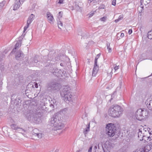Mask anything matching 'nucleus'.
<instances>
[{"label": "nucleus", "mask_w": 152, "mask_h": 152, "mask_svg": "<svg viewBox=\"0 0 152 152\" xmlns=\"http://www.w3.org/2000/svg\"><path fill=\"white\" fill-rule=\"evenodd\" d=\"M62 122L60 115L57 114L51 118L50 125L51 126L53 127V129L60 130L63 128L64 126V124Z\"/></svg>", "instance_id": "1"}, {"label": "nucleus", "mask_w": 152, "mask_h": 152, "mask_svg": "<svg viewBox=\"0 0 152 152\" xmlns=\"http://www.w3.org/2000/svg\"><path fill=\"white\" fill-rule=\"evenodd\" d=\"M122 108L118 105H113L109 109L108 112L110 115L113 117H119L122 114Z\"/></svg>", "instance_id": "2"}, {"label": "nucleus", "mask_w": 152, "mask_h": 152, "mask_svg": "<svg viewBox=\"0 0 152 152\" xmlns=\"http://www.w3.org/2000/svg\"><path fill=\"white\" fill-rule=\"evenodd\" d=\"M70 89L69 87H65L60 93L62 99L65 101H72V95L70 92Z\"/></svg>", "instance_id": "3"}, {"label": "nucleus", "mask_w": 152, "mask_h": 152, "mask_svg": "<svg viewBox=\"0 0 152 152\" xmlns=\"http://www.w3.org/2000/svg\"><path fill=\"white\" fill-rule=\"evenodd\" d=\"M26 117L30 121L33 122L36 124H38L40 121V118L38 115L35 111L32 110L27 111Z\"/></svg>", "instance_id": "4"}, {"label": "nucleus", "mask_w": 152, "mask_h": 152, "mask_svg": "<svg viewBox=\"0 0 152 152\" xmlns=\"http://www.w3.org/2000/svg\"><path fill=\"white\" fill-rule=\"evenodd\" d=\"M106 131L108 136L113 137L116 133L115 125L112 123L108 124L106 125Z\"/></svg>", "instance_id": "5"}, {"label": "nucleus", "mask_w": 152, "mask_h": 152, "mask_svg": "<svg viewBox=\"0 0 152 152\" xmlns=\"http://www.w3.org/2000/svg\"><path fill=\"white\" fill-rule=\"evenodd\" d=\"M110 144L108 141H107L103 143L101 147H100L99 144H98L97 152H109L108 149L110 148Z\"/></svg>", "instance_id": "6"}, {"label": "nucleus", "mask_w": 152, "mask_h": 152, "mask_svg": "<svg viewBox=\"0 0 152 152\" xmlns=\"http://www.w3.org/2000/svg\"><path fill=\"white\" fill-rule=\"evenodd\" d=\"M12 129L14 130H18L20 132L22 133L23 135L26 137V134H24V132H26V130L23 129L22 128H18V126L15 124H12L11 125Z\"/></svg>", "instance_id": "7"}, {"label": "nucleus", "mask_w": 152, "mask_h": 152, "mask_svg": "<svg viewBox=\"0 0 152 152\" xmlns=\"http://www.w3.org/2000/svg\"><path fill=\"white\" fill-rule=\"evenodd\" d=\"M32 133L33 135L37 136L39 138H41L43 135V134L40 133L39 130L37 128L33 129L32 131Z\"/></svg>", "instance_id": "8"}, {"label": "nucleus", "mask_w": 152, "mask_h": 152, "mask_svg": "<svg viewBox=\"0 0 152 152\" xmlns=\"http://www.w3.org/2000/svg\"><path fill=\"white\" fill-rule=\"evenodd\" d=\"M96 60L97 58H96L95 60H94V66L93 69L92 74V75L93 76H96L99 69V66H98L97 64H96Z\"/></svg>", "instance_id": "9"}, {"label": "nucleus", "mask_w": 152, "mask_h": 152, "mask_svg": "<svg viewBox=\"0 0 152 152\" xmlns=\"http://www.w3.org/2000/svg\"><path fill=\"white\" fill-rule=\"evenodd\" d=\"M141 112L142 109H138L136 112L135 114V116L136 119L139 121H141L142 119Z\"/></svg>", "instance_id": "10"}, {"label": "nucleus", "mask_w": 152, "mask_h": 152, "mask_svg": "<svg viewBox=\"0 0 152 152\" xmlns=\"http://www.w3.org/2000/svg\"><path fill=\"white\" fill-rule=\"evenodd\" d=\"M58 84L54 82H52L49 83L48 85V88H50L51 89L57 90L59 89Z\"/></svg>", "instance_id": "11"}, {"label": "nucleus", "mask_w": 152, "mask_h": 152, "mask_svg": "<svg viewBox=\"0 0 152 152\" xmlns=\"http://www.w3.org/2000/svg\"><path fill=\"white\" fill-rule=\"evenodd\" d=\"M23 57V54L20 50L18 51L15 55V58L17 60H21Z\"/></svg>", "instance_id": "12"}, {"label": "nucleus", "mask_w": 152, "mask_h": 152, "mask_svg": "<svg viewBox=\"0 0 152 152\" xmlns=\"http://www.w3.org/2000/svg\"><path fill=\"white\" fill-rule=\"evenodd\" d=\"M83 5V4L81 2H76L75 5V9L77 11L81 12Z\"/></svg>", "instance_id": "13"}, {"label": "nucleus", "mask_w": 152, "mask_h": 152, "mask_svg": "<svg viewBox=\"0 0 152 152\" xmlns=\"http://www.w3.org/2000/svg\"><path fill=\"white\" fill-rule=\"evenodd\" d=\"M141 114L142 119L144 118H147L149 115V113L148 110L145 109H142Z\"/></svg>", "instance_id": "14"}, {"label": "nucleus", "mask_w": 152, "mask_h": 152, "mask_svg": "<svg viewBox=\"0 0 152 152\" xmlns=\"http://www.w3.org/2000/svg\"><path fill=\"white\" fill-rule=\"evenodd\" d=\"M21 2H19V0H15L13 5V10H15L19 8L20 4H22Z\"/></svg>", "instance_id": "15"}, {"label": "nucleus", "mask_w": 152, "mask_h": 152, "mask_svg": "<svg viewBox=\"0 0 152 152\" xmlns=\"http://www.w3.org/2000/svg\"><path fill=\"white\" fill-rule=\"evenodd\" d=\"M152 148V143L150 142L143 148V149L144 150V152H148Z\"/></svg>", "instance_id": "16"}, {"label": "nucleus", "mask_w": 152, "mask_h": 152, "mask_svg": "<svg viewBox=\"0 0 152 152\" xmlns=\"http://www.w3.org/2000/svg\"><path fill=\"white\" fill-rule=\"evenodd\" d=\"M47 19L48 20L50 21V22H52L54 20V18L53 15H52L50 12H48L46 14Z\"/></svg>", "instance_id": "17"}, {"label": "nucleus", "mask_w": 152, "mask_h": 152, "mask_svg": "<svg viewBox=\"0 0 152 152\" xmlns=\"http://www.w3.org/2000/svg\"><path fill=\"white\" fill-rule=\"evenodd\" d=\"M149 134L150 136L147 137L143 135V137H142V139H140V140L142 141L144 140L145 141H146V139H147V141L148 140L150 141L151 140H152V133H151V132L149 133Z\"/></svg>", "instance_id": "18"}, {"label": "nucleus", "mask_w": 152, "mask_h": 152, "mask_svg": "<svg viewBox=\"0 0 152 152\" xmlns=\"http://www.w3.org/2000/svg\"><path fill=\"white\" fill-rule=\"evenodd\" d=\"M150 1L151 0H141V5L139 8L143 9V6H142V4H144L145 5H146L147 4L150 3Z\"/></svg>", "instance_id": "19"}, {"label": "nucleus", "mask_w": 152, "mask_h": 152, "mask_svg": "<svg viewBox=\"0 0 152 152\" xmlns=\"http://www.w3.org/2000/svg\"><path fill=\"white\" fill-rule=\"evenodd\" d=\"M34 17L35 15L31 14L28 17L27 22V24H28V26H29V25L31 23L33 20L34 19Z\"/></svg>", "instance_id": "20"}, {"label": "nucleus", "mask_w": 152, "mask_h": 152, "mask_svg": "<svg viewBox=\"0 0 152 152\" xmlns=\"http://www.w3.org/2000/svg\"><path fill=\"white\" fill-rule=\"evenodd\" d=\"M58 75V77H62L64 78L65 77L67 76V74L65 71H62L61 70H59Z\"/></svg>", "instance_id": "21"}, {"label": "nucleus", "mask_w": 152, "mask_h": 152, "mask_svg": "<svg viewBox=\"0 0 152 152\" xmlns=\"http://www.w3.org/2000/svg\"><path fill=\"white\" fill-rule=\"evenodd\" d=\"M59 70L58 69L56 68H55L51 70L50 72L52 73L53 74L58 77L59 76L58 75Z\"/></svg>", "instance_id": "22"}, {"label": "nucleus", "mask_w": 152, "mask_h": 152, "mask_svg": "<svg viewBox=\"0 0 152 152\" xmlns=\"http://www.w3.org/2000/svg\"><path fill=\"white\" fill-rule=\"evenodd\" d=\"M21 44V40H19L16 43L15 45V47L13 50L11 52V53H13V52H15L17 48L20 46Z\"/></svg>", "instance_id": "23"}, {"label": "nucleus", "mask_w": 152, "mask_h": 152, "mask_svg": "<svg viewBox=\"0 0 152 152\" xmlns=\"http://www.w3.org/2000/svg\"><path fill=\"white\" fill-rule=\"evenodd\" d=\"M146 103L147 104V107L150 109L152 110V100H150L149 102L147 103L146 102Z\"/></svg>", "instance_id": "24"}, {"label": "nucleus", "mask_w": 152, "mask_h": 152, "mask_svg": "<svg viewBox=\"0 0 152 152\" xmlns=\"http://www.w3.org/2000/svg\"><path fill=\"white\" fill-rule=\"evenodd\" d=\"M68 111L67 109L65 108L62 110L61 111V112L63 114L66 115L68 114Z\"/></svg>", "instance_id": "25"}, {"label": "nucleus", "mask_w": 152, "mask_h": 152, "mask_svg": "<svg viewBox=\"0 0 152 152\" xmlns=\"http://www.w3.org/2000/svg\"><path fill=\"white\" fill-rule=\"evenodd\" d=\"M110 43H107V49L108 50L109 53H110L112 52V48L110 46Z\"/></svg>", "instance_id": "26"}, {"label": "nucleus", "mask_w": 152, "mask_h": 152, "mask_svg": "<svg viewBox=\"0 0 152 152\" xmlns=\"http://www.w3.org/2000/svg\"><path fill=\"white\" fill-rule=\"evenodd\" d=\"M148 37L149 39H152V30L148 32Z\"/></svg>", "instance_id": "27"}, {"label": "nucleus", "mask_w": 152, "mask_h": 152, "mask_svg": "<svg viewBox=\"0 0 152 152\" xmlns=\"http://www.w3.org/2000/svg\"><path fill=\"white\" fill-rule=\"evenodd\" d=\"M114 70V69H109L108 70L107 72L108 75L109 76H111L112 74H113V72Z\"/></svg>", "instance_id": "28"}, {"label": "nucleus", "mask_w": 152, "mask_h": 152, "mask_svg": "<svg viewBox=\"0 0 152 152\" xmlns=\"http://www.w3.org/2000/svg\"><path fill=\"white\" fill-rule=\"evenodd\" d=\"M120 86L117 88L115 91V92L114 93H115L117 91H119L121 88L122 87L123 85V83L122 82H121L120 83Z\"/></svg>", "instance_id": "29"}, {"label": "nucleus", "mask_w": 152, "mask_h": 152, "mask_svg": "<svg viewBox=\"0 0 152 152\" xmlns=\"http://www.w3.org/2000/svg\"><path fill=\"white\" fill-rule=\"evenodd\" d=\"M58 24L59 28L61 29V27H63V23L62 22L60 21V20L59 21H58Z\"/></svg>", "instance_id": "30"}, {"label": "nucleus", "mask_w": 152, "mask_h": 152, "mask_svg": "<svg viewBox=\"0 0 152 152\" xmlns=\"http://www.w3.org/2000/svg\"><path fill=\"white\" fill-rule=\"evenodd\" d=\"M133 152H144V151L143 148H140L136 149V151Z\"/></svg>", "instance_id": "31"}, {"label": "nucleus", "mask_w": 152, "mask_h": 152, "mask_svg": "<svg viewBox=\"0 0 152 152\" xmlns=\"http://www.w3.org/2000/svg\"><path fill=\"white\" fill-rule=\"evenodd\" d=\"M90 128V125L89 124L88 126L86 128V130L84 131V134H87L88 132L89 131Z\"/></svg>", "instance_id": "32"}, {"label": "nucleus", "mask_w": 152, "mask_h": 152, "mask_svg": "<svg viewBox=\"0 0 152 152\" xmlns=\"http://www.w3.org/2000/svg\"><path fill=\"white\" fill-rule=\"evenodd\" d=\"M5 4V1H3L2 2L0 3V8L1 10Z\"/></svg>", "instance_id": "33"}, {"label": "nucleus", "mask_w": 152, "mask_h": 152, "mask_svg": "<svg viewBox=\"0 0 152 152\" xmlns=\"http://www.w3.org/2000/svg\"><path fill=\"white\" fill-rule=\"evenodd\" d=\"M60 65L64 67L66 66V64L65 61H63L61 63Z\"/></svg>", "instance_id": "34"}, {"label": "nucleus", "mask_w": 152, "mask_h": 152, "mask_svg": "<svg viewBox=\"0 0 152 152\" xmlns=\"http://www.w3.org/2000/svg\"><path fill=\"white\" fill-rule=\"evenodd\" d=\"M105 6L104 4H101L99 7V9H104Z\"/></svg>", "instance_id": "35"}, {"label": "nucleus", "mask_w": 152, "mask_h": 152, "mask_svg": "<svg viewBox=\"0 0 152 152\" xmlns=\"http://www.w3.org/2000/svg\"><path fill=\"white\" fill-rule=\"evenodd\" d=\"M63 12H60L58 13V17L61 18L62 17Z\"/></svg>", "instance_id": "36"}, {"label": "nucleus", "mask_w": 152, "mask_h": 152, "mask_svg": "<svg viewBox=\"0 0 152 152\" xmlns=\"http://www.w3.org/2000/svg\"><path fill=\"white\" fill-rule=\"evenodd\" d=\"M119 66H116L115 67H114V72H115V71L117 70L119 68Z\"/></svg>", "instance_id": "37"}, {"label": "nucleus", "mask_w": 152, "mask_h": 152, "mask_svg": "<svg viewBox=\"0 0 152 152\" xmlns=\"http://www.w3.org/2000/svg\"><path fill=\"white\" fill-rule=\"evenodd\" d=\"M106 19V17H103L100 19V20L102 21H105Z\"/></svg>", "instance_id": "38"}, {"label": "nucleus", "mask_w": 152, "mask_h": 152, "mask_svg": "<svg viewBox=\"0 0 152 152\" xmlns=\"http://www.w3.org/2000/svg\"><path fill=\"white\" fill-rule=\"evenodd\" d=\"M123 18V15H120L118 18V19L120 20H122Z\"/></svg>", "instance_id": "39"}, {"label": "nucleus", "mask_w": 152, "mask_h": 152, "mask_svg": "<svg viewBox=\"0 0 152 152\" xmlns=\"http://www.w3.org/2000/svg\"><path fill=\"white\" fill-rule=\"evenodd\" d=\"M100 56V54H98L97 55L96 57L95 58V59H96V58H97V60H96V64H97V59L99 58V57Z\"/></svg>", "instance_id": "40"}, {"label": "nucleus", "mask_w": 152, "mask_h": 152, "mask_svg": "<svg viewBox=\"0 0 152 152\" xmlns=\"http://www.w3.org/2000/svg\"><path fill=\"white\" fill-rule=\"evenodd\" d=\"M116 0H113L112 1V4L114 6L116 5Z\"/></svg>", "instance_id": "41"}, {"label": "nucleus", "mask_w": 152, "mask_h": 152, "mask_svg": "<svg viewBox=\"0 0 152 152\" xmlns=\"http://www.w3.org/2000/svg\"><path fill=\"white\" fill-rule=\"evenodd\" d=\"M94 12L90 13L89 15V17H91L92 16H93L94 15Z\"/></svg>", "instance_id": "42"}, {"label": "nucleus", "mask_w": 152, "mask_h": 152, "mask_svg": "<svg viewBox=\"0 0 152 152\" xmlns=\"http://www.w3.org/2000/svg\"><path fill=\"white\" fill-rule=\"evenodd\" d=\"M27 26H25L24 27V31H25L27 29V28L29 26L28 25V24H27Z\"/></svg>", "instance_id": "43"}, {"label": "nucleus", "mask_w": 152, "mask_h": 152, "mask_svg": "<svg viewBox=\"0 0 152 152\" xmlns=\"http://www.w3.org/2000/svg\"><path fill=\"white\" fill-rule=\"evenodd\" d=\"M132 29H129L128 31V33L129 34H130L132 33Z\"/></svg>", "instance_id": "44"}, {"label": "nucleus", "mask_w": 152, "mask_h": 152, "mask_svg": "<svg viewBox=\"0 0 152 152\" xmlns=\"http://www.w3.org/2000/svg\"><path fill=\"white\" fill-rule=\"evenodd\" d=\"M76 152H84L83 151V149H80L79 150L77 151Z\"/></svg>", "instance_id": "45"}, {"label": "nucleus", "mask_w": 152, "mask_h": 152, "mask_svg": "<svg viewBox=\"0 0 152 152\" xmlns=\"http://www.w3.org/2000/svg\"><path fill=\"white\" fill-rule=\"evenodd\" d=\"M92 148V146H91L89 148L88 152H91Z\"/></svg>", "instance_id": "46"}, {"label": "nucleus", "mask_w": 152, "mask_h": 152, "mask_svg": "<svg viewBox=\"0 0 152 152\" xmlns=\"http://www.w3.org/2000/svg\"><path fill=\"white\" fill-rule=\"evenodd\" d=\"M63 0H59L58 3L60 4H62L63 3Z\"/></svg>", "instance_id": "47"}, {"label": "nucleus", "mask_w": 152, "mask_h": 152, "mask_svg": "<svg viewBox=\"0 0 152 152\" xmlns=\"http://www.w3.org/2000/svg\"><path fill=\"white\" fill-rule=\"evenodd\" d=\"M124 33H121V35H120V37H124Z\"/></svg>", "instance_id": "48"}, {"label": "nucleus", "mask_w": 152, "mask_h": 152, "mask_svg": "<svg viewBox=\"0 0 152 152\" xmlns=\"http://www.w3.org/2000/svg\"><path fill=\"white\" fill-rule=\"evenodd\" d=\"M94 0H88V2L89 3H91Z\"/></svg>", "instance_id": "49"}, {"label": "nucleus", "mask_w": 152, "mask_h": 152, "mask_svg": "<svg viewBox=\"0 0 152 152\" xmlns=\"http://www.w3.org/2000/svg\"><path fill=\"white\" fill-rule=\"evenodd\" d=\"M34 86L35 88H37L38 87V85L37 83H35L34 84Z\"/></svg>", "instance_id": "50"}, {"label": "nucleus", "mask_w": 152, "mask_h": 152, "mask_svg": "<svg viewBox=\"0 0 152 152\" xmlns=\"http://www.w3.org/2000/svg\"><path fill=\"white\" fill-rule=\"evenodd\" d=\"M143 29V27L142 26L140 27V30L141 32H142V29Z\"/></svg>", "instance_id": "51"}, {"label": "nucleus", "mask_w": 152, "mask_h": 152, "mask_svg": "<svg viewBox=\"0 0 152 152\" xmlns=\"http://www.w3.org/2000/svg\"><path fill=\"white\" fill-rule=\"evenodd\" d=\"M120 21V20L118 19H116L115 20V22L116 23H117L118 22H119Z\"/></svg>", "instance_id": "52"}, {"label": "nucleus", "mask_w": 152, "mask_h": 152, "mask_svg": "<svg viewBox=\"0 0 152 152\" xmlns=\"http://www.w3.org/2000/svg\"><path fill=\"white\" fill-rule=\"evenodd\" d=\"M97 146H95V147H94V149H95V152H97V151H96V149H97Z\"/></svg>", "instance_id": "53"}, {"label": "nucleus", "mask_w": 152, "mask_h": 152, "mask_svg": "<svg viewBox=\"0 0 152 152\" xmlns=\"http://www.w3.org/2000/svg\"><path fill=\"white\" fill-rule=\"evenodd\" d=\"M145 59H145V58H142V59H140V61H142L143 60H145Z\"/></svg>", "instance_id": "54"}, {"label": "nucleus", "mask_w": 152, "mask_h": 152, "mask_svg": "<svg viewBox=\"0 0 152 152\" xmlns=\"http://www.w3.org/2000/svg\"><path fill=\"white\" fill-rule=\"evenodd\" d=\"M34 61L35 63L37 62L38 61L37 60H35Z\"/></svg>", "instance_id": "55"}, {"label": "nucleus", "mask_w": 152, "mask_h": 152, "mask_svg": "<svg viewBox=\"0 0 152 152\" xmlns=\"http://www.w3.org/2000/svg\"><path fill=\"white\" fill-rule=\"evenodd\" d=\"M25 35V34H23V35H22V37H23Z\"/></svg>", "instance_id": "56"}, {"label": "nucleus", "mask_w": 152, "mask_h": 152, "mask_svg": "<svg viewBox=\"0 0 152 152\" xmlns=\"http://www.w3.org/2000/svg\"><path fill=\"white\" fill-rule=\"evenodd\" d=\"M140 133V132H139L138 133V137H139H139H140V136H139V133Z\"/></svg>", "instance_id": "57"}, {"label": "nucleus", "mask_w": 152, "mask_h": 152, "mask_svg": "<svg viewBox=\"0 0 152 152\" xmlns=\"http://www.w3.org/2000/svg\"><path fill=\"white\" fill-rule=\"evenodd\" d=\"M49 152H53V151H49Z\"/></svg>", "instance_id": "58"}, {"label": "nucleus", "mask_w": 152, "mask_h": 152, "mask_svg": "<svg viewBox=\"0 0 152 152\" xmlns=\"http://www.w3.org/2000/svg\"><path fill=\"white\" fill-rule=\"evenodd\" d=\"M54 152H58V151L57 150H56Z\"/></svg>", "instance_id": "59"}, {"label": "nucleus", "mask_w": 152, "mask_h": 152, "mask_svg": "<svg viewBox=\"0 0 152 152\" xmlns=\"http://www.w3.org/2000/svg\"><path fill=\"white\" fill-rule=\"evenodd\" d=\"M151 75L152 76V73L151 74Z\"/></svg>", "instance_id": "60"}]
</instances>
